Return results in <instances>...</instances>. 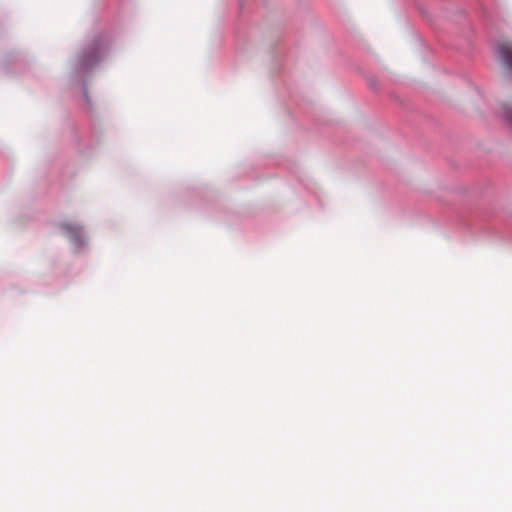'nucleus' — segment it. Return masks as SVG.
<instances>
[{"label": "nucleus", "mask_w": 512, "mask_h": 512, "mask_svg": "<svg viewBox=\"0 0 512 512\" xmlns=\"http://www.w3.org/2000/svg\"><path fill=\"white\" fill-rule=\"evenodd\" d=\"M497 53L503 64L512 70V42H500L497 46Z\"/></svg>", "instance_id": "obj_1"}, {"label": "nucleus", "mask_w": 512, "mask_h": 512, "mask_svg": "<svg viewBox=\"0 0 512 512\" xmlns=\"http://www.w3.org/2000/svg\"><path fill=\"white\" fill-rule=\"evenodd\" d=\"M67 237L77 246L83 243V232L80 227L74 226L70 223H64L62 225Z\"/></svg>", "instance_id": "obj_2"}, {"label": "nucleus", "mask_w": 512, "mask_h": 512, "mask_svg": "<svg viewBox=\"0 0 512 512\" xmlns=\"http://www.w3.org/2000/svg\"><path fill=\"white\" fill-rule=\"evenodd\" d=\"M501 115L504 121L512 128V106H503Z\"/></svg>", "instance_id": "obj_3"}]
</instances>
